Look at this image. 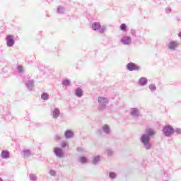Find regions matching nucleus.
Wrapping results in <instances>:
<instances>
[{"label":"nucleus","mask_w":181,"mask_h":181,"mask_svg":"<svg viewBox=\"0 0 181 181\" xmlns=\"http://www.w3.org/2000/svg\"><path fill=\"white\" fill-rule=\"evenodd\" d=\"M83 89H81V88H77L75 90V95L76 97H78L79 98H81V97H83Z\"/></svg>","instance_id":"16"},{"label":"nucleus","mask_w":181,"mask_h":181,"mask_svg":"<svg viewBox=\"0 0 181 181\" xmlns=\"http://www.w3.org/2000/svg\"><path fill=\"white\" fill-rule=\"evenodd\" d=\"M91 28L93 29V30H98L99 33H104V32H105V29H107L105 28V26L103 25L101 26V24L98 22H94L92 25Z\"/></svg>","instance_id":"3"},{"label":"nucleus","mask_w":181,"mask_h":181,"mask_svg":"<svg viewBox=\"0 0 181 181\" xmlns=\"http://www.w3.org/2000/svg\"><path fill=\"white\" fill-rule=\"evenodd\" d=\"M120 42H122L123 45H129L132 42V38L129 36H124L121 38Z\"/></svg>","instance_id":"10"},{"label":"nucleus","mask_w":181,"mask_h":181,"mask_svg":"<svg viewBox=\"0 0 181 181\" xmlns=\"http://www.w3.org/2000/svg\"><path fill=\"white\" fill-rule=\"evenodd\" d=\"M69 84H70V80H69V79H65V80L62 81V85H63V86H69Z\"/></svg>","instance_id":"27"},{"label":"nucleus","mask_w":181,"mask_h":181,"mask_svg":"<svg viewBox=\"0 0 181 181\" xmlns=\"http://www.w3.org/2000/svg\"><path fill=\"white\" fill-rule=\"evenodd\" d=\"M163 134L165 136H170L171 135H173V134H175V129L173 128V127L169 124L166 125L163 129Z\"/></svg>","instance_id":"4"},{"label":"nucleus","mask_w":181,"mask_h":181,"mask_svg":"<svg viewBox=\"0 0 181 181\" xmlns=\"http://www.w3.org/2000/svg\"><path fill=\"white\" fill-rule=\"evenodd\" d=\"M17 70H18V73H20V74L23 73V66H22V65H18L17 66Z\"/></svg>","instance_id":"26"},{"label":"nucleus","mask_w":181,"mask_h":181,"mask_svg":"<svg viewBox=\"0 0 181 181\" xmlns=\"http://www.w3.org/2000/svg\"><path fill=\"white\" fill-rule=\"evenodd\" d=\"M61 138H62V135H60V134H57L55 136V139L57 141H60Z\"/></svg>","instance_id":"34"},{"label":"nucleus","mask_w":181,"mask_h":181,"mask_svg":"<svg viewBox=\"0 0 181 181\" xmlns=\"http://www.w3.org/2000/svg\"><path fill=\"white\" fill-rule=\"evenodd\" d=\"M174 132H175V134H181V129L177 128V129H174Z\"/></svg>","instance_id":"31"},{"label":"nucleus","mask_w":181,"mask_h":181,"mask_svg":"<svg viewBox=\"0 0 181 181\" xmlns=\"http://www.w3.org/2000/svg\"><path fill=\"white\" fill-rule=\"evenodd\" d=\"M23 155L25 159H28V158L32 156V151L30 149L23 150Z\"/></svg>","instance_id":"15"},{"label":"nucleus","mask_w":181,"mask_h":181,"mask_svg":"<svg viewBox=\"0 0 181 181\" xmlns=\"http://www.w3.org/2000/svg\"><path fill=\"white\" fill-rule=\"evenodd\" d=\"M25 86L30 91H33V90H34L35 88V81L33 80L28 81L25 83Z\"/></svg>","instance_id":"11"},{"label":"nucleus","mask_w":181,"mask_h":181,"mask_svg":"<svg viewBox=\"0 0 181 181\" xmlns=\"http://www.w3.org/2000/svg\"><path fill=\"white\" fill-rule=\"evenodd\" d=\"M127 69L129 71H139V70H141V66L134 62H129L127 64Z\"/></svg>","instance_id":"5"},{"label":"nucleus","mask_w":181,"mask_h":181,"mask_svg":"<svg viewBox=\"0 0 181 181\" xmlns=\"http://www.w3.org/2000/svg\"><path fill=\"white\" fill-rule=\"evenodd\" d=\"M64 136L66 139H70V138L74 136V133H73V131L68 129L64 132Z\"/></svg>","instance_id":"13"},{"label":"nucleus","mask_w":181,"mask_h":181,"mask_svg":"<svg viewBox=\"0 0 181 181\" xmlns=\"http://www.w3.org/2000/svg\"><path fill=\"white\" fill-rule=\"evenodd\" d=\"M106 153H107V156H112V153H114V152L112 151V150L111 148H107Z\"/></svg>","instance_id":"23"},{"label":"nucleus","mask_w":181,"mask_h":181,"mask_svg":"<svg viewBox=\"0 0 181 181\" xmlns=\"http://www.w3.org/2000/svg\"><path fill=\"white\" fill-rule=\"evenodd\" d=\"M138 83L139 86L144 87V86H146V84H148V78L145 77H141L139 78Z\"/></svg>","instance_id":"14"},{"label":"nucleus","mask_w":181,"mask_h":181,"mask_svg":"<svg viewBox=\"0 0 181 181\" xmlns=\"http://www.w3.org/2000/svg\"><path fill=\"white\" fill-rule=\"evenodd\" d=\"M131 33H132V35L133 36H135V35H136V31H135V30H132Z\"/></svg>","instance_id":"36"},{"label":"nucleus","mask_w":181,"mask_h":181,"mask_svg":"<svg viewBox=\"0 0 181 181\" xmlns=\"http://www.w3.org/2000/svg\"><path fill=\"white\" fill-rule=\"evenodd\" d=\"M79 162H81V163H87V157L81 156L79 158Z\"/></svg>","instance_id":"22"},{"label":"nucleus","mask_w":181,"mask_h":181,"mask_svg":"<svg viewBox=\"0 0 181 181\" xmlns=\"http://www.w3.org/2000/svg\"><path fill=\"white\" fill-rule=\"evenodd\" d=\"M67 146V142L63 141L61 143V148H66Z\"/></svg>","instance_id":"33"},{"label":"nucleus","mask_w":181,"mask_h":181,"mask_svg":"<svg viewBox=\"0 0 181 181\" xmlns=\"http://www.w3.org/2000/svg\"><path fill=\"white\" fill-rule=\"evenodd\" d=\"M54 153L57 156V158H63V156H64V152L63 151V149L59 147H55L54 148Z\"/></svg>","instance_id":"9"},{"label":"nucleus","mask_w":181,"mask_h":181,"mask_svg":"<svg viewBox=\"0 0 181 181\" xmlns=\"http://www.w3.org/2000/svg\"><path fill=\"white\" fill-rule=\"evenodd\" d=\"M42 100H44V101H47L49 100V94L47 93H42L41 95Z\"/></svg>","instance_id":"21"},{"label":"nucleus","mask_w":181,"mask_h":181,"mask_svg":"<svg viewBox=\"0 0 181 181\" xmlns=\"http://www.w3.org/2000/svg\"><path fill=\"white\" fill-rule=\"evenodd\" d=\"M101 160V156H96L93 158L92 160L93 165H98V162Z\"/></svg>","instance_id":"18"},{"label":"nucleus","mask_w":181,"mask_h":181,"mask_svg":"<svg viewBox=\"0 0 181 181\" xmlns=\"http://www.w3.org/2000/svg\"><path fill=\"white\" fill-rule=\"evenodd\" d=\"M170 12H172V8L170 7H167L165 8V13L169 14V13H170Z\"/></svg>","instance_id":"30"},{"label":"nucleus","mask_w":181,"mask_h":181,"mask_svg":"<svg viewBox=\"0 0 181 181\" xmlns=\"http://www.w3.org/2000/svg\"><path fill=\"white\" fill-rule=\"evenodd\" d=\"M146 134L141 135L140 138V142L144 146V148L146 151H150L152 149V144H151V137L155 135V131L153 129L148 128L145 130Z\"/></svg>","instance_id":"1"},{"label":"nucleus","mask_w":181,"mask_h":181,"mask_svg":"<svg viewBox=\"0 0 181 181\" xmlns=\"http://www.w3.org/2000/svg\"><path fill=\"white\" fill-rule=\"evenodd\" d=\"M130 115L134 118V119H139L141 117V112L138 108L134 107L130 109Z\"/></svg>","instance_id":"6"},{"label":"nucleus","mask_w":181,"mask_h":181,"mask_svg":"<svg viewBox=\"0 0 181 181\" xmlns=\"http://www.w3.org/2000/svg\"><path fill=\"white\" fill-rule=\"evenodd\" d=\"M6 45L8 47H12L15 45V39H13V35H8L6 37Z\"/></svg>","instance_id":"8"},{"label":"nucleus","mask_w":181,"mask_h":181,"mask_svg":"<svg viewBox=\"0 0 181 181\" xmlns=\"http://www.w3.org/2000/svg\"><path fill=\"white\" fill-rule=\"evenodd\" d=\"M103 132H105V134H110V126H108L107 124H105L103 127Z\"/></svg>","instance_id":"20"},{"label":"nucleus","mask_w":181,"mask_h":181,"mask_svg":"<svg viewBox=\"0 0 181 181\" xmlns=\"http://www.w3.org/2000/svg\"><path fill=\"white\" fill-rule=\"evenodd\" d=\"M149 90H151V91H155V90H156V86H155V84H151L148 86Z\"/></svg>","instance_id":"28"},{"label":"nucleus","mask_w":181,"mask_h":181,"mask_svg":"<svg viewBox=\"0 0 181 181\" xmlns=\"http://www.w3.org/2000/svg\"><path fill=\"white\" fill-rule=\"evenodd\" d=\"M179 47V41H171L168 45V48L169 50H172L173 52H175L176 49Z\"/></svg>","instance_id":"7"},{"label":"nucleus","mask_w":181,"mask_h":181,"mask_svg":"<svg viewBox=\"0 0 181 181\" xmlns=\"http://www.w3.org/2000/svg\"><path fill=\"white\" fill-rule=\"evenodd\" d=\"M120 29L123 31V32H127V25L125 23H122L120 25Z\"/></svg>","instance_id":"25"},{"label":"nucleus","mask_w":181,"mask_h":181,"mask_svg":"<svg viewBox=\"0 0 181 181\" xmlns=\"http://www.w3.org/2000/svg\"><path fill=\"white\" fill-rule=\"evenodd\" d=\"M59 117H60V109L55 107L52 111V117L54 118V119H57Z\"/></svg>","instance_id":"12"},{"label":"nucleus","mask_w":181,"mask_h":181,"mask_svg":"<svg viewBox=\"0 0 181 181\" xmlns=\"http://www.w3.org/2000/svg\"><path fill=\"white\" fill-rule=\"evenodd\" d=\"M49 175L51 176H56V171L53 170H49Z\"/></svg>","instance_id":"32"},{"label":"nucleus","mask_w":181,"mask_h":181,"mask_svg":"<svg viewBox=\"0 0 181 181\" xmlns=\"http://www.w3.org/2000/svg\"><path fill=\"white\" fill-rule=\"evenodd\" d=\"M66 11V8L63 7V6H59L57 8V13H59V15H63L64 12Z\"/></svg>","instance_id":"17"},{"label":"nucleus","mask_w":181,"mask_h":181,"mask_svg":"<svg viewBox=\"0 0 181 181\" xmlns=\"http://www.w3.org/2000/svg\"><path fill=\"white\" fill-rule=\"evenodd\" d=\"M77 151H78V152H84V148H83L81 147H78Z\"/></svg>","instance_id":"35"},{"label":"nucleus","mask_w":181,"mask_h":181,"mask_svg":"<svg viewBox=\"0 0 181 181\" xmlns=\"http://www.w3.org/2000/svg\"><path fill=\"white\" fill-rule=\"evenodd\" d=\"M1 158H3V159H8V158H9V151L3 150L1 151Z\"/></svg>","instance_id":"19"},{"label":"nucleus","mask_w":181,"mask_h":181,"mask_svg":"<svg viewBox=\"0 0 181 181\" xmlns=\"http://www.w3.org/2000/svg\"><path fill=\"white\" fill-rule=\"evenodd\" d=\"M98 101L99 103L98 110H99V111H104V110L107 108V104L109 103L108 98L104 97H98Z\"/></svg>","instance_id":"2"},{"label":"nucleus","mask_w":181,"mask_h":181,"mask_svg":"<svg viewBox=\"0 0 181 181\" xmlns=\"http://www.w3.org/2000/svg\"><path fill=\"white\" fill-rule=\"evenodd\" d=\"M109 177H110V179H115V177H117V173L114 172L109 173Z\"/></svg>","instance_id":"24"},{"label":"nucleus","mask_w":181,"mask_h":181,"mask_svg":"<svg viewBox=\"0 0 181 181\" xmlns=\"http://www.w3.org/2000/svg\"><path fill=\"white\" fill-rule=\"evenodd\" d=\"M0 181H4V180H2V178H0Z\"/></svg>","instance_id":"37"},{"label":"nucleus","mask_w":181,"mask_h":181,"mask_svg":"<svg viewBox=\"0 0 181 181\" xmlns=\"http://www.w3.org/2000/svg\"><path fill=\"white\" fill-rule=\"evenodd\" d=\"M37 178V177L36 176V175H35V174L30 175V180L35 181V180H36Z\"/></svg>","instance_id":"29"}]
</instances>
